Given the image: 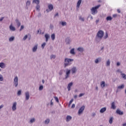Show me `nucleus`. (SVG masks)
I'll use <instances>...</instances> for the list:
<instances>
[{
    "label": "nucleus",
    "instance_id": "47",
    "mask_svg": "<svg viewBox=\"0 0 126 126\" xmlns=\"http://www.w3.org/2000/svg\"><path fill=\"white\" fill-rule=\"evenodd\" d=\"M72 102H73V99H71V100L69 101V104H68V106L69 107V106H70V105H71V103H72Z\"/></svg>",
    "mask_w": 126,
    "mask_h": 126
},
{
    "label": "nucleus",
    "instance_id": "28",
    "mask_svg": "<svg viewBox=\"0 0 126 126\" xmlns=\"http://www.w3.org/2000/svg\"><path fill=\"white\" fill-rule=\"evenodd\" d=\"M106 19L107 21H111V20L113 19V17H112L110 16H109L106 17Z\"/></svg>",
    "mask_w": 126,
    "mask_h": 126
},
{
    "label": "nucleus",
    "instance_id": "3",
    "mask_svg": "<svg viewBox=\"0 0 126 126\" xmlns=\"http://www.w3.org/2000/svg\"><path fill=\"white\" fill-rule=\"evenodd\" d=\"M100 6H101L100 5H98L91 8V12L93 15H95V14H97L98 13L97 9H99Z\"/></svg>",
    "mask_w": 126,
    "mask_h": 126
},
{
    "label": "nucleus",
    "instance_id": "64",
    "mask_svg": "<svg viewBox=\"0 0 126 126\" xmlns=\"http://www.w3.org/2000/svg\"><path fill=\"white\" fill-rule=\"evenodd\" d=\"M53 28H54V26H53V25H50V29H53Z\"/></svg>",
    "mask_w": 126,
    "mask_h": 126
},
{
    "label": "nucleus",
    "instance_id": "55",
    "mask_svg": "<svg viewBox=\"0 0 126 126\" xmlns=\"http://www.w3.org/2000/svg\"><path fill=\"white\" fill-rule=\"evenodd\" d=\"M50 105L51 106H54V102H53V99H52L51 100Z\"/></svg>",
    "mask_w": 126,
    "mask_h": 126
},
{
    "label": "nucleus",
    "instance_id": "59",
    "mask_svg": "<svg viewBox=\"0 0 126 126\" xmlns=\"http://www.w3.org/2000/svg\"><path fill=\"white\" fill-rule=\"evenodd\" d=\"M3 19H4V17H2L0 18V21H2L3 20Z\"/></svg>",
    "mask_w": 126,
    "mask_h": 126
},
{
    "label": "nucleus",
    "instance_id": "35",
    "mask_svg": "<svg viewBox=\"0 0 126 126\" xmlns=\"http://www.w3.org/2000/svg\"><path fill=\"white\" fill-rule=\"evenodd\" d=\"M31 4V2L30 1L28 0L27 1V3H26V7L27 8H28V7H29L30 5Z\"/></svg>",
    "mask_w": 126,
    "mask_h": 126
},
{
    "label": "nucleus",
    "instance_id": "29",
    "mask_svg": "<svg viewBox=\"0 0 126 126\" xmlns=\"http://www.w3.org/2000/svg\"><path fill=\"white\" fill-rule=\"evenodd\" d=\"M51 38L53 41L55 40V39H56V34L55 33H53L51 34Z\"/></svg>",
    "mask_w": 126,
    "mask_h": 126
},
{
    "label": "nucleus",
    "instance_id": "8",
    "mask_svg": "<svg viewBox=\"0 0 126 126\" xmlns=\"http://www.w3.org/2000/svg\"><path fill=\"white\" fill-rule=\"evenodd\" d=\"M71 72L72 74H75L77 72V68L75 66H73L71 69Z\"/></svg>",
    "mask_w": 126,
    "mask_h": 126
},
{
    "label": "nucleus",
    "instance_id": "54",
    "mask_svg": "<svg viewBox=\"0 0 126 126\" xmlns=\"http://www.w3.org/2000/svg\"><path fill=\"white\" fill-rule=\"evenodd\" d=\"M90 18L91 20H92L93 19V17L91 15H90L88 16V18Z\"/></svg>",
    "mask_w": 126,
    "mask_h": 126
},
{
    "label": "nucleus",
    "instance_id": "2",
    "mask_svg": "<svg viewBox=\"0 0 126 126\" xmlns=\"http://www.w3.org/2000/svg\"><path fill=\"white\" fill-rule=\"evenodd\" d=\"M73 62V59L65 58L64 59V67H66V66H69Z\"/></svg>",
    "mask_w": 126,
    "mask_h": 126
},
{
    "label": "nucleus",
    "instance_id": "15",
    "mask_svg": "<svg viewBox=\"0 0 126 126\" xmlns=\"http://www.w3.org/2000/svg\"><path fill=\"white\" fill-rule=\"evenodd\" d=\"M45 38L46 42H48L49 41V39H50V34L46 33L45 34Z\"/></svg>",
    "mask_w": 126,
    "mask_h": 126
},
{
    "label": "nucleus",
    "instance_id": "22",
    "mask_svg": "<svg viewBox=\"0 0 126 126\" xmlns=\"http://www.w3.org/2000/svg\"><path fill=\"white\" fill-rule=\"evenodd\" d=\"M100 86L101 88H104L106 86L105 81H103L100 83Z\"/></svg>",
    "mask_w": 126,
    "mask_h": 126
},
{
    "label": "nucleus",
    "instance_id": "23",
    "mask_svg": "<svg viewBox=\"0 0 126 126\" xmlns=\"http://www.w3.org/2000/svg\"><path fill=\"white\" fill-rule=\"evenodd\" d=\"M9 28L11 31H15V30H16V29H15V27H13L12 25H11L10 26Z\"/></svg>",
    "mask_w": 126,
    "mask_h": 126
},
{
    "label": "nucleus",
    "instance_id": "57",
    "mask_svg": "<svg viewBox=\"0 0 126 126\" xmlns=\"http://www.w3.org/2000/svg\"><path fill=\"white\" fill-rule=\"evenodd\" d=\"M74 108H75V104H73L71 106V108L72 109H74Z\"/></svg>",
    "mask_w": 126,
    "mask_h": 126
},
{
    "label": "nucleus",
    "instance_id": "30",
    "mask_svg": "<svg viewBox=\"0 0 126 126\" xmlns=\"http://www.w3.org/2000/svg\"><path fill=\"white\" fill-rule=\"evenodd\" d=\"M48 8L50 10V11H52L54 8V6H53L52 4H50L48 5Z\"/></svg>",
    "mask_w": 126,
    "mask_h": 126
},
{
    "label": "nucleus",
    "instance_id": "34",
    "mask_svg": "<svg viewBox=\"0 0 126 126\" xmlns=\"http://www.w3.org/2000/svg\"><path fill=\"white\" fill-rule=\"evenodd\" d=\"M125 88V85L123 84L118 87V89H124Z\"/></svg>",
    "mask_w": 126,
    "mask_h": 126
},
{
    "label": "nucleus",
    "instance_id": "19",
    "mask_svg": "<svg viewBox=\"0 0 126 126\" xmlns=\"http://www.w3.org/2000/svg\"><path fill=\"white\" fill-rule=\"evenodd\" d=\"M50 119L48 118V119H46L43 122V124H44V125H48V124H50Z\"/></svg>",
    "mask_w": 126,
    "mask_h": 126
},
{
    "label": "nucleus",
    "instance_id": "44",
    "mask_svg": "<svg viewBox=\"0 0 126 126\" xmlns=\"http://www.w3.org/2000/svg\"><path fill=\"white\" fill-rule=\"evenodd\" d=\"M63 70H61L59 72V75H63Z\"/></svg>",
    "mask_w": 126,
    "mask_h": 126
},
{
    "label": "nucleus",
    "instance_id": "20",
    "mask_svg": "<svg viewBox=\"0 0 126 126\" xmlns=\"http://www.w3.org/2000/svg\"><path fill=\"white\" fill-rule=\"evenodd\" d=\"M106 110H107V108L103 107L100 110L99 112L100 113H101V114H103V113H104V112H106Z\"/></svg>",
    "mask_w": 126,
    "mask_h": 126
},
{
    "label": "nucleus",
    "instance_id": "39",
    "mask_svg": "<svg viewBox=\"0 0 126 126\" xmlns=\"http://www.w3.org/2000/svg\"><path fill=\"white\" fill-rule=\"evenodd\" d=\"M121 75L124 79H126V75L125 73H122Z\"/></svg>",
    "mask_w": 126,
    "mask_h": 126
},
{
    "label": "nucleus",
    "instance_id": "32",
    "mask_svg": "<svg viewBox=\"0 0 126 126\" xmlns=\"http://www.w3.org/2000/svg\"><path fill=\"white\" fill-rule=\"evenodd\" d=\"M113 121H114V118L110 117L109 121V123L110 125H112V124H113Z\"/></svg>",
    "mask_w": 126,
    "mask_h": 126
},
{
    "label": "nucleus",
    "instance_id": "33",
    "mask_svg": "<svg viewBox=\"0 0 126 126\" xmlns=\"http://www.w3.org/2000/svg\"><path fill=\"white\" fill-rule=\"evenodd\" d=\"M110 64H111V61L108 59L106 62V66H110Z\"/></svg>",
    "mask_w": 126,
    "mask_h": 126
},
{
    "label": "nucleus",
    "instance_id": "40",
    "mask_svg": "<svg viewBox=\"0 0 126 126\" xmlns=\"http://www.w3.org/2000/svg\"><path fill=\"white\" fill-rule=\"evenodd\" d=\"M0 81H3V76L1 74H0Z\"/></svg>",
    "mask_w": 126,
    "mask_h": 126
},
{
    "label": "nucleus",
    "instance_id": "1",
    "mask_svg": "<svg viewBox=\"0 0 126 126\" xmlns=\"http://www.w3.org/2000/svg\"><path fill=\"white\" fill-rule=\"evenodd\" d=\"M104 31L102 30H99L98 31L95 38V40L97 43H99L103 39V37H104Z\"/></svg>",
    "mask_w": 126,
    "mask_h": 126
},
{
    "label": "nucleus",
    "instance_id": "31",
    "mask_svg": "<svg viewBox=\"0 0 126 126\" xmlns=\"http://www.w3.org/2000/svg\"><path fill=\"white\" fill-rule=\"evenodd\" d=\"M77 51H78V52H82L84 51V48H83V47H79L77 48Z\"/></svg>",
    "mask_w": 126,
    "mask_h": 126
},
{
    "label": "nucleus",
    "instance_id": "18",
    "mask_svg": "<svg viewBox=\"0 0 126 126\" xmlns=\"http://www.w3.org/2000/svg\"><path fill=\"white\" fill-rule=\"evenodd\" d=\"M116 113H117V114H118V115H121V116L123 115H124V112L121 111V110H120V109H117V110H116Z\"/></svg>",
    "mask_w": 126,
    "mask_h": 126
},
{
    "label": "nucleus",
    "instance_id": "12",
    "mask_svg": "<svg viewBox=\"0 0 126 126\" xmlns=\"http://www.w3.org/2000/svg\"><path fill=\"white\" fill-rule=\"evenodd\" d=\"M81 2H82V0H78L77 2V5L76 7L77 9H78L79 7H80V4H81Z\"/></svg>",
    "mask_w": 126,
    "mask_h": 126
},
{
    "label": "nucleus",
    "instance_id": "14",
    "mask_svg": "<svg viewBox=\"0 0 126 126\" xmlns=\"http://www.w3.org/2000/svg\"><path fill=\"white\" fill-rule=\"evenodd\" d=\"M73 85V83H72V82L69 83L68 84V86L67 87L68 91H70V88H71V86H72Z\"/></svg>",
    "mask_w": 126,
    "mask_h": 126
},
{
    "label": "nucleus",
    "instance_id": "36",
    "mask_svg": "<svg viewBox=\"0 0 126 126\" xmlns=\"http://www.w3.org/2000/svg\"><path fill=\"white\" fill-rule=\"evenodd\" d=\"M55 59H56V55L52 54L50 56L51 60H55Z\"/></svg>",
    "mask_w": 126,
    "mask_h": 126
},
{
    "label": "nucleus",
    "instance_id": "25",
    "mask_svg": "<svg viewBox=\"0 0 126 126\" xmlns=\"http://www.w3.org/2000/svg\"><path fill=\"white\" fill-rule=\"evenodd\" d=\"M32 3H36V4L38 5L40 3V0H33Z\"/></svg>",
    "mask_w": 126,
    "mask_h": 126
},
{
    "label": "nucleus",
    "instance_id": "60",
    "mask_svg": "<svg viewBox=\"0 0 126 126\" xmlns=\"http://www.w3.org/2000/svg\"><path fill=\"white\" fill-rule=\"evenodd\" d=\"M117 66H119V65H121V63H120V62H117Z\"/></svg>",
    "mask_w": 126,
    "mask_h": 126
},
{
    "label": "nucleus",
    "instance_id": "27",
    "mask_svg": "<svg viewBox=\"0 0 126 126\" xmlns=\"http://www.w3.org/2000/svg\"><path fill=\"white\" fill-rule=\"evenodd\" d=\"M35 121H36V119H35V118H32L31 119L29 123V124H33V123H35Z\"/></svg>",
    "mask_w": 126,
    "mask_h": 126
},
{
    "label": "nucleus",
    "instance_id": "16",
    "mask_svg": "<svg viewBox=\"0 0 126 126\" xmlns=\"http://www.w3.org/2000/svg\"><path fill=\"white\" fill-rule=\"evenodd\" d=\"M6 65L4 63H0V67L1 68H5Z\"/></svg>",
    "mask_w": 126,
    "mask_h": 126
},
{
    "label": "nucleus",
    "instance_id": "48",
    "mask_svg": "<svg viewBox=\"0 0 126 126\" xmlns=\"http://www.w3.org/2000/svg\"><path fill=\"white\" fill-rule=\"evenodd\" d=\"M54 99L56 101V102H57V103H59V98H58V97H57V96L54 97Z\"/></svg>",
    "mask_w": 126,
    "mask_h": 126
},
{
    "label": "nucleus",
    "instance_id": "4",
    "mask_svg": "<svg viewBox=\"0 0 126 126\" xmlns=\"http://www.w3.org/2000/svg\"><path fill=\"white\" fill-rule=\"evenodd\" d=\"M13 86L14 87L18 86V77L16 76L13 79Z\"/></svg>",
    "mask_w": 126,
    "mask_h": 126
},
{
    "label": "nucleus",
    "instance_id": "7",
    "mask_svg": "<svg viewBox=\"0 0 126 126\" xmlns=\"http://www.w3.org/2000/svg\"><path fill=\"white\" fill-rule=\"evenodd\" d=\"M70 69H67L65 71V79H67L69 77L70 74Z\"/></svg>",
    "mask_w": 126,
    "mask_h": 126
},
{
    "label": "nucleus",
    "instance_id": "45",
    "mask_svg": "<svg viewBox=\"0 0 126 126\" xmlns=\"http://www.w3.org/2000/svg\"><path fill=\"white\" fill-rule=\"evenodd\" d=\"M45 46H46V42L43 43L41 45V47H42V49H44V48H45Z\"/></svg>",
    "mask_w": 126,
    "mask_h": 126
},
{
    "label": "nucleus",
    "instance_id": "52",
    "mask_svg": "<svg viewBox=\"0 0 126 126\" xmlns=\"http://www.w3.org/2000/svg\"><path fill=\"white\" fill-rule=\"evenodd\" d=\"M37 34H42V31L41 30H37Z\"/></svg>",
    "mask_w": 126,
    "mask_h": 126
},
{
    "label": "nucleus",
    "instance_id": "13",
    "mask_svg": "<svg viewBox=\"0 0 126 126\" xmlns=\"http://www.w3.org/2000/svg\"><path fill=\"white\" fill-rule=\"evenodd\" d=\"M72 119V117L69 115H67L66 118V122H67V123H68V122H70V121H71Z\"/></svg>",
    "mask_w": 126,
    "mask_h": 126
},
{
    "label": "nucleus",
    "instance_id": "37",
    "mask_svg": "<svg viewBox=\"0 0 126 126\" xmlns=\"http://www.w3.org/2000/svg\"><path fill=\"white\" fill-rule=\"evenodd\" d=\"M9 42H12L13 41H14V36H12L9 38Z\"/></svg>",
    "mask_w": 126,
    "mask_h": 126
},
{
    "label": "nucleus",
    "instance_id": "41",
    "mask_svg": "<svg viewBox=\"0 0 126 126\" xmlns=\"http://www.w3.org/2000/svg\"><path fill=\"white\" fill-rule=\"evenodd\" d=\"M79 20H81V21H83V22H84V18H83V17H81V16H80L79 17Z\"/></svg>",
    "mask_w": 126,
    "mask_h": 126
},
{
    "label": "nucleus",
    "instance_id": "50",
    "mask_svg": "<svg viewBox=\"0 0 126 126\" xmlns=\"http://www.w3.org/2000/svg\"><path fill=\"white\" fill-rule=\"evenodd\" d=\"M27 38H28V35H26L24 38H23V40H24V41H25V40H26V39H27Z\"/></svg>",
    "mask_w": 126,
    "mask_h": 126
},
{
    "label": "nucleus",
    "instance_id": "11",
    "mask_svg": "<svg viewBox=\"0 0 126 126\" xmlns=\"http://www.w3.org/2000/svg\"><path fill=\"white\" fill-rule=\"evenodd\" d=\"M101 61H102V58H101L100 57H99L98 58H96L94 60V63L96 64H98V63H100Z\"/></svg>",
    "mask_w": 126,
    "mask_h": 126
},
{
    "label": "nucleus",
    "instance_id": "43",
    "mask_svg": "<svg viewBox=\"0 0 126 126\" xmlns=\"http://www.w3.org/2000/svg\"><path fill=\"white\" fill-rule=\"evenodd\" d=\"M104 39H107L108 38V32H106L105 36L103 37Z\"/></svg>",
    "mask_w": 126,
    "mask_h": 126
},
{
    "label": "nucleus",
    "instance_id": "10",
    "mask_svg": "<svg viewBox=\"0 0 126 126\" xmlns=\"http://www.w3.org/2000/svg\"><path fill=\"white\" fill-rule=\"evenodd\" d=\"M37 50H38V44H36L33 46L32 51L33 53H36V52H37Z\"/></svg>",
    "mask_w": 126,
    "mask_h": 126
},
{
    "label": "nucleus",
    "instance_id": "46",
    "mask_svg": "<svg viewBox=\"0 0 126 126\" xmlns=\"http://www.w3.org/2000/svg\"><path fill=\"white\" fill-rule=\"evenodd\" d=\"M35 8H36V10H39V9H40V5H39V4L37 5L36 6Z\"/></svg>",
    "mask_w": 126,
    "mask_h": 126
},
{
    "label": "nucleus",
    "instance_id": "42",
    "mask_svg": "<svg viewBox=\"0 0 126 126\" xmlns=\"http://www.w3.org/2000/svg\"><path fill=\"white\" fill-rule=\"evenodd\" d=\"M43 89H44V86H43V85L40 86L39 88V90L41 91L43 90Z\"/></svg>",
    "mask_w": 126,
    "mask_h": 126
},
{
    "label": "nucleus",
    "instance_id": "51",
    "mask_svg": "<svg viewBox=\"0 0 126 126\" xmlns=\"http://www.w3.org/2000/svg\"><path fill=\"white\" fill-rule=\"evenodd\" d=\"M91 115H92V117H93V118H94L95 116H96V113L94 112L92 113Z\"/></svg>",
    "mask_w": 126,
    "mask_h": 126
},
{
    "label": "nucleus",
    "instance_id": "9",
    "mask_svg": "<svg viewBox=\"0 0 126 126\" xmlns=\"http://www.w3.org/2000/svg\"><path fill=\"white\" fill-rule=\"evenodd\" d=\"M25 97H26V100L27 101L30 99V94H29V92H26L25 93Z\"/></svg>",
    "mask_w": 126,
    "mask_h": 126
},
{
    "label": "nucleus",
    "instance_id": "53",
    "mask_svg": "<svg viewBox=\"0 0 126 126\" xmlns=\"http://www.w3.org/2000/svg\"><path fill=\"white\" fill-rule=\"evenodd\" d=\"M117 72H120V73H123V71H122V70H121V69H118L117 70Z\"/></svg>",
    "mask_w": 126,
    "mask_h": 126
},
{
    "label": "nucleus",
    "instance_id": "49",
    "mask_svg": "<svg viewBox=\"0 0 126 126\" xmlns=\"http://www.w3.org/2000/svg\"><path fill=\"white\" fill-rule=\"evenodd\" d=\"M18 96H20L21 95V90H19L17 93Z\"/></svg>",
    "mask_w": 126,
    "mask_h": 126
},
{
    "label": "nucleus",
    "instance_id": "24",
    "mask_svg": "<svg viewBox=\"0 0 126 126\" xmlns=\"http://www.w3.org/2000/svg\"><path fill=\"white\" fill-rule=\"evenodd\" d=\"M15 22L16 24L17 25L18 27H20V26L21 25V23L20 22H19V20L18 19L15 20Z\"/></svg>",
    "mask_w": 126,
    "mask_h": 126
},
{
    "label": "nucleus",
    "instance_id": "6",
    "mask_svg": "<svg viewBox=\"0 0 126 126\" xmlns=\"http://www.w3.org/2000/svg\"><path fill=\"white\" fill-rule=\"evenodd\" d=\"M85 109V106L84 105L82 106L78 110V115H79V116H80V115H81V114H82L84 111Z\"/></svg>",
    "mask_w": 126,
    "mask_h": 126
},
{
    "label": "nucleus",
    "instance_id": "38",
    "mask_svg": "<svg viewBox=\"0 0 126 126\" xmlns=\"http://www.w3.org/2000/svg\"><path fill=\"white\" fill-rule=\"evenodd\" d=\"M62 26H65L66 25V22H62L60 23Z\"/></svg>",
    "mask_w": 126,
    "mask_h": 126
},
{
    "label": "nucleus",
    "instance_id": "61",
    "mask_svg": "<svg viewBox=\"0 0 126 126\" xmlns=\"http://www.w3.org/2000/svg\"><path fill=\"white\" fill-rule=\"evenodd\" d=\"M57 16H59V13H57L55 16H54V17H57Z\"/></svg>",
    "mask_w": 126,
    "mask_h": 126
},
{
    "label": "nucleus",
    "instance_id": "5",
    "mask_svg": "<svg viewBox=\"0 0 126 126\" xmlns=\"http://www.w3.org/2000/svg\"><path fill=\"white\" fill-rule=\"evenodd\" d=\"M17 109V102L16 101H15L12 103V111H13V112H14L16 111Z\"/></svg>",
    "mask_w": 126,
    "mask_h": 126
},
{
    "label": "nucleus",
    "instance_id": "62",
    "mask_svg": "<svg viewBox=\"0 0 126 126\" xmlns=\"http://www.w3.org/2000/svg\"><path fill=\"white\" fill-rule=\"evenodd\" d=\"M3 107H4L3 104H1V105L0 106V110L1 109H2V108Z\"/></svg>",
    "mask_w": 126,
    "mask_h": 126
},
{
    "label": "nucleus",
    "instance_id": "58",
    "mask_svg": "<svg viewBox=\"0 0 126 126\" xmlns=\"http://www.w3.org/2000/svg\"><path fill=\"white\" fill-rule=\"evenodd\" d=\"M82 96H84V94H80L79 97H82Z\"/></svg>",
    "mask_w": 126,
    "mask_h": 126
},
{
    "label": "nucleus",
    "instance_id": "63",
    "mask_svg": "<svg viewBox=\"0 0 126 126\" xmlns=\"http://www.w3.org/2000/svg\"><path fill=\"white\" fill-rule=\"evenodd\" d=\"M98 23H99V20H96L95 21V23H96V24H98Z\"/></svg>",
    "mask_w": 126,
    "mask_h": 126
},
{
    "label": "nucleus",
    "instance_id": "56",
    "mask_svg": "<svg viewBox=\"0 0 126 126\" xmlns=\"http://www.w3.org/2000/svg\"><path fill=\"white\" fill-rule=\"evenodd\" d=\"M24 29V26L23 25L21 26V29L20 30V31H22Z\"/></svg>",
    "mask_w": 126,
    "mask_h": 126
},
{
    "label": "nucleus",
    "instance_id": "21",
    "mask_svg": "<svg viewBox=\"0 0 126 126\" xmlns=\"http://www.w3.org/2000/svg\"><path fill=\"white\" fill-rule=\"evenodd\" d=\"M117 108V106H116V105L115 104V102H113L111 103V109H113V110L116 109Z\"/></svg>",
    "mask_w": 126,
    "mask_h": 126
},
{
    "label": "nucleus",
    "instance_id": "26",
    "mask_svg": "<svg viewBox=\"0 0 126 126\" xmlns=\"http://www.w3.org/2000/svg\"><path fill=\"white\" fill-rule=\"evenodd\" d=\"M74 50H75L74 48H72L70 50V53L71 54V55H75V52H74Z\"/></svg>",
    "mask_w": 126,
    "mask_h": 126
},
{
    "label": "nucleus",
    "instance_id": "17",
    "mask_svg": "<svg viewBox=\"0 0 126 126\" xmlns=\"http://www.w3.org/2000/svg\"><path fill=\"white\" fill-rule=\"evenodd\" d=\"M65 42L67 45H68V44H70V43H71V39H70V38H69V37H68V38H66Z\"/></svg>",
    "mask_w": 126,
    "mask_h": 126
}]
</instances>
